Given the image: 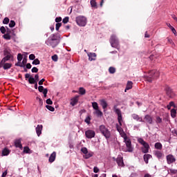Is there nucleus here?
I'll return each instance as SVG.
<instances>
[{"label":"nucleus","instance_id":"f257e3e1","mask_svg":"<svg viewBox=\"0 0 177 177\" xmlns=\"http://www.w3.org/2000/svg\"><path fill=\"white\" fill-rule=\"evenodd\" d=\"M120 135L122 138H123L124 142L126 144L127 151L129 153H132L133 151V147H132V142H131V139L128 138L127 133H125L124 131L120 133Z\"/></svg>","mask_w":177,"mask_h":177},{"label":"nucleus","instance_id":"f03ea898","mask_svg":"<svg viewBox=\"0 0 177 177\" xmlns=\"http://www.w3.org/2000/svg\"><path fill=\"white\" fill-rule=\"evenodd\" d=\"M109 42L112 48H115L118 50H120V49H121V46L120 45V40L115 35H111Z\"/></svg>","mask_w":177,"mask_h":177},{"label":"nucleus","instance_id":"7ed1b4c3","mask_svg":"<svg viewBox=\"0 0 177 177\" xmlns=\"http://www.w3.org/2000/svg\"><path fill=\"white\" fill-rule=\"evenodd\" d=\"M100 131L104 136V138L106 139V140H109L110 138H111V132L107 127L104 126V124H102L99 127Z\"/></svg>","mask_w":177,"mask_h":177},{"label":"nucleus","instance_id":"20e7f679","mask_svg":"<svg viewBox=\"0 0 177 177\" xmlns=\"http://www.w3.org/2000/svg\"><path fill=\"white\" fill-rule=\"evenodd\" d=\"M149 74L148 76L145 77V80L148 82H153L154 78H158L160 77V72L156 70L151 71Z\"/></svg>","mask_w":177,"mask_h":177},{"label":"nucleus","instance_id":"39448f33","mask_svg":"<svg viewBox=\"0 0 177 177\" xmlns=\"http://www.w3.org/2000/svg\"><path fill=\"white\" fill-rule=\"evenodd\" d=\"M138 142L140 143V145H142L143 146L142 147V153H149V150L150 149V145H149V143H147L143 138H138Z\"/></svg>","mask_w":177,"mask_h":177},{"label":"nucleus","instance_id":"423d86ee","mask_svg":"<svg viewBox=\"0 0 177 177\" xmlns=\"http://www.w3.org/2000/svg\"><path fill=\"white\" fill-rule=\"evenodd\" d=\"M76 23L80 27H85L86 26V17L84 16H78L76 17Z\"/></svg>","mask_w":177,"mask_h":177},{"label":"nucleus","instance_id":"0eeeda50","mask_svg":"<svg viewBox=\"0 0 177 177\" xmlns=\"http://www.w3.org/2000/svg\"><path fill=\"white\" fill-rule=\"evenodd\" d=\"M115 113L118 115V121L120 127H122V114L121 113V110L120 109H117V106H114Z\"/></svg>","mask_w":177,"mask_h":177},{"label":"nucleus","instance_id":"6e6552de","mask_svg":"<svg viewBox=\"0 0 177 177\" xmlns=\"http://www.w3.org/2000/svg\"><path fill=\"white\" fill-rule=\"evenodd\" d=\"M9 60H13V55H4V57L0 62V68H2V66L9 62Z\"/></svg>","mask_w":177,"mask_h":177},{"label":"nucleus","instance_id":"1a4fd4ad","mask_svg":"<svg viewBox=\"0 0 177 177\" xmlns=\"http://www.w3.org/2000/svg\"><path fill=\"white\" fill-rule=\"evenodd\" d=\"M96 135V133L93 130H87L85 131V136L87 139H92Z\"/></svg>","mask_w":177,"mask_h":177},{"label":"nucleus","instance_id":"9d476101","mask_svg":"<svg viewBox=\"0 0 177 177\" xmlns=\"http://www.w3.org/2000/svg\"><path fill=\"white\" fill-rule=\"evenodd\" d=\"M142 122H145V124H149L151 125L153 124V117L150 115H146L142 120Z\"/></svg>","mask_w":177,"mask_h":177},{"label":"nucleus","instance_id":"9b49d317","mask_svg":"<svg viewBox=\"0 0 177 177\" xmlns=\"http://www.w3.org/2000/svg\"><path fill=\"white\" fill-rule=\"evenodd\" d=\"M46 44L52 46V48H56L59 45V40H50L46 41Z\"/></svg>","mask_w":177,"mask_h":177},{"label":"nucleus","instance_id":"f8f14e48","mask_svg":"<svg viewBox=\"0 0 177 177\" xmlns=\"http://www.w3.org/2000/svg\"><path fill=\"white\" fill-rule=\"evenodd\" d=\"M25 78H26V80L29 78L28 79L29 84H36V82H37V80H35V79L34 77H30V73H26L25 75Z\"/></svg>","mask_w":177,"mask_h":177},{"label":"nucleus","instance_id":"ddd939ff","mask_svg":"<svg viewBox=\"0 0 177 177\" xmlns=\"http://www.w3.org/2000/svg\"><path fill=\"white\" fill-rule=\"evenodd\" d=\"M116 162L118 165V167H124V158L119 156L118 158H116Z\"/></svg>","mask_w":177,"mask_h":177},{"label":"nucleus","instance_id":"4468645a","mask_svg":"<svg viewBox=\"0 0 177 177\" xmlns=\"http://www.w3.org/2000/svg\"><path fill=\"white\" fill-rule=\"evenodd\" d=\"M166 93L169 97H174V96L175 95V93H174V91H172V88H171V87L166 88Z\"/></svg>","mask_w":177,"mask_h":177},{"label":"nucleus","instance_id":"2eb2a0df","mask_svg":"<svg viewBox=\"0 0 177 177\" xmlns=\"http://www.w3.org/2000/svg\"><path fill=\"white\" fill-rule=\"evenodd\" d=\"M42 128H43V126L42 124H38L36 127V133H37V136H41V133H42Z\"/></svg>","mask_w":177,"mask_h":177},{"label":"nucleus","instance_id":"dca6fc26","mask_svg":"<svg viewBox=\"0 0 177 177\" xmlns=\"http://www.w3.org/2000/svg\"><path fill=\"white\" fill-rule=\"evenodd\" d=\"M88 60H90V62H92L93 60H96V53H89L88 54Z\"/></svg>","mask_w":177,"mask_h":177},{"label":"nucleus","instance_id":"f3484780","mask_svg":"<svg viewBox=\"0 0 177 177\" xmlns=\"http://www.w3.org/2000/svg\"><path fill=\"white\" fill-rule=\"evenodd\" d=\"M15 147H18L19 149H23V145H21V140H15Z\"/></svg>","mask_w":177,"mask_h":177},{"label":"nucleus","instance_id":"a211bd4d","mask_svg":"<svg viewBox=\"0 0 177 177\" xmlns=\"http://www.w3.org/2000/svg\"><path fill=\"white\" fill-rule=\"evenodd\" d=\"M132 118H133L136 121H140V122H143V119L140 117H139V115L138 114L133 113L131 115Z\"/></svg>","mask_w":177,"mask_h":177},{"label":"nucleus","instance_id":"6ab92c4d","mask_svg":"<svg viewBox=\"0 0 177 177\" xmlns=\"http://www.w3.org/2000/svg\"><path fill=\"white\" fill-rule=\"evenodd\" d=\"M78 97H80V96L77 95L75 97L71 99V106H75V104H77V103H78Z\"/></svg>","mask_w":177,"mask_h":177},{"label":"nucleus","instance_id":"aec40b11","mask_svg":"<svg viewBox=\"0 0 177 177\" xmlns=\"http://www.w3.org/2000/svg\"><path fill=\"white\" fill-rule=\"evenodd\" d=\"M167 160L168 164H172V162H175L176 161V159L174 157V156H167Z\"/></svg>","mask_w":177,"mask_h":177},{"label":"nucleus","instance_id":"412c9836","mask_svg":"<svg viewBox=\"0 0 177 177\" xmlns=\"http://www.w3.org/2000/svg\"><path fill=\"white\" fill-rule=\"evenodd\" d=\"M133 85V83L132 82L128 81L124 92H127V91H129V89H132Z\"/></svg>","mask_w":177,"mask_h":177},{"label":"nucleus","instance_id":"4be33fe9","mask_svg":"<svg viewBox=\"0 0 177 177\" xmlns=\"http://www.w3.org/2000/svg\"><path fill=\"white\" fill-rule=\"evenodd\" d=\"M2 67L4 70H9V68L12 67V64L5 62L4 64L2 65L1 68Z\"/></svg>","mask_w":177,"mask_h":177},{"label":"nucleus","instance_id":"5701e85b","mask_svg":"<svg viewBox=\"0 0 177 177\" xmlns=\"http://www.w3.org/2000/svg\"><path fill=\"white\" fill-rule=\"evenodd\" d=\"M100 102V104L102 106V109H104V110L107 109L108 104H107V102H106V100H101Z\"/></svg>","mask_w":177,"mask_h":177},{"label":"nucleus","instance_id":"b1692460","mask_svg":"<svg viewBox=\"0 0 177 177\" xmlns=\"http://www.w3.org/2000/svg\"><path fill=\"white\" fill-rule=\"evenodd\" d=\"M90 3L91 5V8H93L94 9H97V3H96V1L91 0Z\"/></svg>","mask_w":177,"mask_h":177},{"label":"nucleus","instance_id":"393cba45","mask_svg":"<svg viewBox=\"0 0 177 177\" xmlns=\"http://www.w3.org/2000/svg\"><path fill=\"white\" fill-rule=\"evenodd\" d=\"M155 149L157 150H161L162 149V144H161V142L155 143Z\"/></svg>","mask_w":177,"mask_h":177},{"label":"nucleus","instance_id":"a878e982","mask_svg":"<svg viewBox=\"0 0 177 177\" xmlns=\"http://www.w3.org/2000/svg\"><path fill=\"white\" fill-rule=\"evenodd\" d=\"M10 153V151L8 148H5L2 151V156H9Z\"/></svg>","mask_w":177,"mask_h":177},{"label":"nucleus","instance_id":"bb28decb","mask_svg":"<svg viewBox=\"0 0 177 177\" xmlns=\"http://www.w3.org/2000/svg\"><path fill=\"white\" fill-rule=\"evenodd\" d=\"M24 153H26V154H31L32 151H31L28 147H24Z\"/></svg>","mask_w":177,"mask_h":177},{"label":"nucleus","instance_id":"cd10ccee","mask_svg":"<svg viewBox=\"0 0 177 177\" xmlns=\"http://www.w3.org/2000/svg\"><path fill=\"white\" fill-rule=\"evenodd\" d=\"M167 27L170 28V30L172 31L173 34L174 35H176V30H175V28H174L172 26H171V24H167Z\"/></svg>","mask_w":177,"mask_h":177},{"label":"nucleus","instance_id":"c85d7f7f","mask_svg":"<svg viewBox=\"0 0 177 177\" xmlns=\"http://www.w3.org/2000/svg\"><path fill=\"white\" fill-rule=\"evenodd\" d=\"M156 122L158 125L159 124H162V118L160 116H156Z\"/></svg>","mask_w":177,"mask_h":177},{"label":"nucleus","instance_id":"c756f323","mask_svg":"<svg viewBox=\"0 0 177 177\" xmlns=\"http://www.w3.org/2000/svg\"><path fill=\"white\" fill-rule=\"evenodd\" d=\"M79 93L80 95H85V93H86V90H85V88H84V87H80L79 88Z\"/></svg>","mask_w":177,"mask_h":177},{"label":"nucleus","instance_id":"7c9ffc66","mask_svg":"<svg viewBox=\"0 0 177 177\" xmlns=\"http://www.w3.org/2000/svg\"><path fill=\"white\" fill-rule=\"evenodd\" d=\"M3 55L4 56H12V53H10V51L8 49H5L3 50Z\"/></svg>","mask_w":177,"mask_h":177},{"label":"nucleus","instance_id":"2f4dec72","mask_svg":"<svg viewBox=\"0 0 177 177\" xmlns=\"http://www.w3.org/2000/svg\"><path fill=\"white\" fill-rule=\"evenodd\" d=\"M151 158V156H144V161L146 164H149V160Z\"/></svg>","mask_w":177,"mask_h":177},{"label":"nucleus","instance_id":"473e14b6","mask_svg":"<svg viewBox=\"0 0 177 177\" xmlns=\"http://www.w3.org/2000/svg\"><path fill=\"white\" fill-rule=\"evenodd\" d=\"M93 108L94 110H98L99 109V105L97 104V102H94L92 103Z\"/></svg>","mask_w":177,"mask_h":177},{"label":"nucleus","instance_id":"72a5a7b5","mask_svg":"<svg viewBox=\"0 0 177 177\" xmlns=\"http://www.w3.org/2000/svg\"><path fill=\"white\" fill-rule=\"evenodd\" d=\"M171 115L172 118H175V117H176V109L171 110Z\"/></svg>","mask_w":177,"mask_h":177},{"label":"nucleus","instance_id":"f704fd0d","mask_svg":"<svg viewBox=\"0 0 177 177\" xmlns=\"http://www.w3.org/2000/svg\"><path fill=\"white\" fill-rule=\"evenodd\" d=\"M84 122H86V124H88V125L91 124V115H88L85 118Z\"/></svg>","mask_w":177,"mask_h":177},{"label":"nucleus","instance_id":"c9c22d12","mask_svg":"<svg viewBox=\"0 0 177 177\" xmlns=\"http://www.w3.org/2000/svg\"><path fill=\"white\" fill-rule=\"evenodd\" d=\"M40 63H41V62L39 61V59H38V58H37L33 60V62H32V64L37 66L38 64H40Z\"/></svg>","mask_w":177,"mask_h":177},{"label":"nucleus","instance_id":"e433bc0d","mask_svg":"<svg viewBox=\"0 0 177 177\" xmlns=\"http://www.w3.org/2000/svg\"><path fill=\"white\" fill-rule=\"evenodd\" d=\"M3 37L4 38V39H7V40H9L12 38V37L10 36V35H9V33L4 34Z\"/></svg>","mask_w":177,"mask_h":177},{"label":"nucleus","instance_id":"4c0bfd02","mask_svg":"<svg viewBox=\"0 0 177 177\" xmlns=\"http://www.w3.org/2000/svg\"><path fill=\"white\" fill-rule=\"evenodd\" d=\"M109 71L110 74H114V73H115V68L111 66L109 68Z\"/></svg>","mask_w":177,"mask_h":177},{"label":"nucleus","instance_id":"58836bf2","mask_svg":"<svg viewBox=\"0 0 177 177\" xmlns=\"http://www.w3.org/2000/svg\"><path fill=\"white\" fill-rule=\"evenodd\" d=\"M15 26H16V22H15V21H13V20H11L9 24V27L10 28H13V27H15Z\"/></svg>","mask_w":177,"mask_h":177},{"label":"nucleus","instance_id":"ea45409f","mask_svg":"<svg viewBox=\"0 0 177 177\" xmlns=\"http://www.w3.org/2000/svg\"><path fill=\"white\" fill-rule=\"evenodd\" d=\"M56 160V156H50L49 157L48 161L49 162H53Z\"/></svg>","mask_w":177,"mask_h":177},{"label":"nucleus","instance_id":"a19ab883","mask_svg":"<svg viewBox=\"0 0 177 177\" xmlns=\"http://www.w3.org/2000/svg\"><path fill=\"white\" fill-rule=\"evenodd\" d=\"M46 109L49 110L50 111H55V107L50 106V105H46Z\"/></svg>","mask_w":177,"mask_h":177},{"label":"nucleus","instance_id":"79ce46f5","mask_svg":"<svg viewBox=\"0 0 177 177\" xmlns=\"http://www.w3.org/2000/svg\"><path fill=\"white\" fill-rule=\"evenodd\" d=\"M81 151L83 154H88V149H86V147H82Z\"/></svg>","mask_w":177,"mask_h":177},{"label":"nucleus","instance_id":"37998d69","mask_svg":"<svg viewBox=\"0 0 177 177\" xmlns=\"http://www.w3.org/2000/svg\"><path fill=\"white\" fill-rule=\"evenodd\" d=\"M10 19L8 17L4 18L3 20V24H9Z\"/></svg>","mask_w":177,"mask_h":177},{"label":"nucleus","instance_id":"c03bdc74","mask_svg":"<svg viewBox=\"0 0 177 177\" xmlns=\"http://www.w3.org/2000/svg\"><path fill=\"white\" fill-rule=\"evenodd\" d=\"M62 26V23H57L55 25V30L56 31H59L60 27Z\"/></svg>","mask_w":177,"mask_h":177},{"label":"nucleus","instance_id":"a18cd8bd","mask_svg":"<svg viewBox=\"0 0 177 177\" xmlns=\"http://www.w3.org/2000/svg\"><path fill=\"white\" fill-rule=\"evenodd\" d=\"M169 172L170 174H172L173 175H175V174H177V170L175 169H170L169 170Z\"/></svg>","mask_w":177,"mask_h":177},{"label":"nucleus","instance_id":"49530a36","mask_svg":"<svg viewBox=\"0 0 177 177\" xmlns=\"http://www.w3.org/2000/svg\"><path fill=\"white\" fill-rule=\"evenodd\" d=\"M26 64H27V57H24L22 61V66H24V67H26Z\"/></svg>","mask_w":177,"mask_h":177},{"label":"nucleus","instance_id":"de8ad7c7","mask_svg":"<svg viewBox=\"0 0 177 177\" xmlns=\"http://www.w3.org/2000/svg\"><path fill=\"white\" fill-rule=\"evenodd\" d=\"M0 31L1 34H5V32H6V28H5V26H1L0 28Z\"/></svg>","mask_w":177,"mask_h":177},{"label":"nucleus","instance_id":"09e8293b","mask_svg":"<svg viewBox=\"0 0 177 177\" xmlns=\"http://www.w3.org/2000/svg\"><path fill=\"white\" fill-rule=\"evenodd\" d=\"M17 60L18 62H21V60H23V55L20 53H19L17 55Z\"/></svg>","mask_w":177,"mask_h":177},{"label":"nucleus","instance_id":"8fccbe9b","mask_svg":"<svg viewBox=\"0 0 177 177\" xmlns=\"http://www.w3.org/2000/svg\"><path fill=\"white\" fill-rule=\"evenodd\" d=\"M68 20H69L68 17H66L65 18L63 19L62 23H64V24H67V22L68 21Z\"/></svg>","mask_w":177,"mask_h":177},{"label":"nucleus","instance_id":"3c124183","mask_svg":"<svg viewBox=\"0 0 177 177\" xmlns=\"http://www.w3.org/2000/svg\"><path fill=\"white\" fill-rule=\"evenodd\" d=\"M50 40L51 41H58L57 40V37L55 34H53V35H51V39Z\"/></svg>","mask_w":177,"mask_h":177},{"label":"nucleus","instance_id":"603ef678","mask_svg":"<svg viewBox=\"0 0 177 177\" xmlns=\"http://www.w3.org/2000/svg\"><path fill=\"white\" fill-rule=\"evenodd\" d=\"M57 59H59L57 55H54L52 56V60H53V62H57Z\"/></svg>","mask_w":177,"mask_h":177},{"label":"nucleus","instance_id":"864d4df0","mask_svg":"<svg viewBox=\"0 0 177 177\" xmlns=\"http://www.w3.org/2000/svg\"><path fill=\"white\" fill-rule=\"evenodd\" d=\"M96 114H97L100 116L103 115V113L102 112V111H100L99 109H96Z\"/></svg>","mask_w":177,"mask_h":177},{"label":"nucleus","instance_id":"5fc2aeb1","mask_svg":"<svg viewBox=\"0 0 177 177\" xmlns=\"http://www.w3.org/2000/svg\"><path fill=\"white\" fill-rule=\"evenodd\" d=\"M30 60H35V55L34 54H30L29 55Z\"/></svg>","mask_w":177,"mask_h":177},{"label":"nucleus","instance_id":"6e6d98bb","mask_svg":"<svg viewBox=\"0 0 177 177\" xmlns=\"http://www.w3.org/2000/svg\"><path fill=\"white\" fill-rule=\"evenodd\" d=\"M46 104H53V102L52 101V100H50V98H48L46 100Z\"/></svg>","mask_w":177,"mask_h":177},{"label":"nucleus","instance_id":"4d7b16f0","mask_svg":"<svg viewBox=\"0 0 177 177\" xmlns=\"http://www.w3.org/2000/svg\"><path fill=\"white\" fill-rule=\"evenodd\" d=\"M32 73H38V68L33 67L31 70Z\"/></svg>","mask_w":177,"mask_h":177},{"label":"nucleus","instance_id":"13d9d810","mask_svg":"<svg viewBox=\"0 0 177 177\" xmlns=\"http://www.w3.org/2000/svg\"><path fill=\"white\" fill-rule=\"evenodd\" d=\"M60 21H62V17H59L55 18V22L56 23H60Z\"/></svg>","mask_w":177,"mask_h":177},{"label":"nucleus","instance_id":"bf43d9fd","mask_svg":"<svg viewBox=\"0 0 177 177\" xmlns=\"http://www.w3.org/2000/svg\"><path fill=\"white\" fill-rule=\"evenodd\" d=\"M35 80L36 81V82H38V81H39V75L38 74H36L35 75Z\"/></svg>","mask_w":177,"mask_h":177},{"label":"nucleus","instance_id":"052dcab7","mask_svg":"<svg viewBox=\"0 0 177 177\" xmlns=\"http://www.w3.org/2000/svg\"><path fill=\"white\" fill-rule=\"evenodd\" d=\"M15 66H17L18 67H24V65H23V64H21L20 62H18Z\"/></svg>","mask_w":177,"mask_h":177},{"label":"nucleus","instance_id":"680f3d73","mask_svg":"<svg viewBox=\"0 0 177 177\" xmlns=\"http://www.w3.org/2000/svg\"><path fill=\"white\" fill-rule=\"evenodd\" d=\"M45 88H44V87L42 86H39L38 87V90H39V92H44Z\"/></svg>","mask_w":177,"mask_h":177},{"label":"nucleus","instance_id":"e2e57ef3","mask_svg":"<svg viewBox=\"0 0 177 177\" xmlns=\"http://www.w3.org/2000/svg\"><path fill=\"white\" fill-rule=\"evenodd\" d=\"M93 172H95V174H97V172H99V168H97V167H95L93 168Z\"/></svg>","mask_w":177,"mask_h":177},{"label":"nucleus","instance_id":"0e129e2a","mask_svg":"<svg viewBox=\"0 0 177 177\" xmlns=\"http://www.w3.org/2000/svg\"><path fill=\"white\" fill-rule=\"evenodd\" d=\"M44 82H45V79H41L39 82V85H44Z\"/></svg>","mask_w":177,"mask_h":177},{"label":"nucleus","instance_id":"69168bd1","mask_svg":"<svg viewBox=\"0 0 177 177\" xmlns=\"http://www.w3.org/2000/svg\"><path fill=\"white\" fill-rule=\"evenodd\" d=\"M6 32V34H8L9 35H10L12 30L10 29H9V28H7Z\"/></svg>","mask_w":177,"mask_h":177},{"label":"nucleus","instance_id":"338daca9","mask_svg":"<svg viewBox=\"0 0 177 177\" xmlns=\"http://www.w3.org/2000/svg\"><path fill=\"white\" fill-rule=\"evenodd\" d=\"M169 104V106H170L171 107H172V106H174L175 108H176V105H175V103H174V102H170Z\"/></svg>","mask_w":177,"mask_h":177},{"label":"nucleus","instance_id":"774afa93","mask_svg":"<svg viewBox=\"0 0 177 177\" xmlns=\"http://www.w3.org/2000/svg\"><path fill=\"white\" fill-rule=\"evenodd\" d=\"M26 68H28V70H30V68H31L32 66L31 64L28 63L26 66Z\"/></svg>","mask_w":177,"mask_h":177}]
</instances>
